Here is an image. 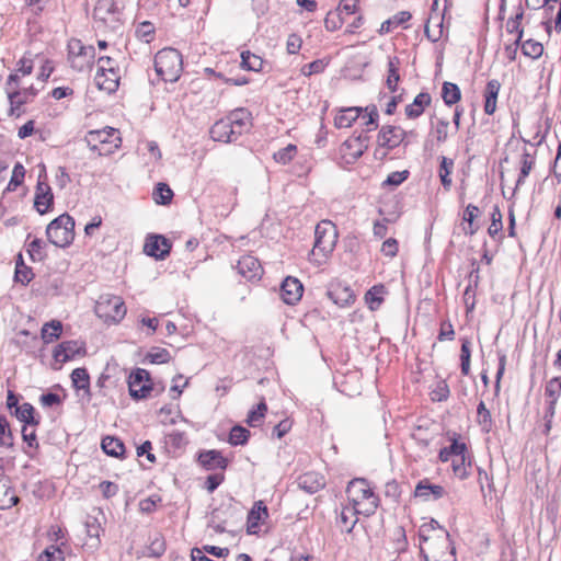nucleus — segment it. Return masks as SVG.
<instances>
[{"label":"nucleus","mask_w":561,"mask_h":561,"mask_svg":"<svg viewBox=\"0 0 561 561\" xmlns=\"http://www.w3.org/2000/svg\"><path fill=\"white\" fill-rule=\"evenodd\" d=\"M171 241L162 234H149L146 238L144 251L156 260H164L171 251Z\"/></svg>","instance_id":"nucleus-11"},{"label":"nucleus","mask_w":561,"mask_h":561,"mask_svg":"<svg viewBox=\"0 0 561 561\" xmlns=\"http://www.w3.org/2000/svg\"><path fill=\"white\" fill-rule=\"evenodd\" d=\"M24 176H25L24 167L20 162L15 163L13 171H12V176H11L9 185H8V190H12V187L14 188V187L21 185L24 181Z\"/></svg>","instance_id":"nucleus-60"},{"label":"nucleus","mask_w":561,"mask_h":561,"mask_svg":"<svg viewBox=\"0 0 561 561\" xmlns=\"http://www.w3.org/2000/svg\"><path fill=\"white\" fill-rule=\"evenodd\" d=\"M98 28H108L117 33L122 30V12L114 0H99L93 10Z\"/></svg>","instance_id":"nucleus-5"},{"label":"nucleus","mask_w":561,"mask_h":561,"mask_svg":"<svg viewBox=\"0 0 561 561\" xmlns=\"http://www.w3.org/2000/svg\"><path fill=\"white\" fill-rule=\"evenodd\" d=\"M238 136L252 127V116L247 107H234L227 116Z\"/></svg>","instance_id":"nucleus-16"},{"label":"nucleus","mask_w":561,"mask_h":561,"mask_svg":"<svg viewBox=\"0 0 561 561\" xmlns=\"http://www.w3.org/2000/svg\"><path fill=\"white\" fill-rule=\"evenodd\" d=\"M81 351L84 352V348L78 341H64L55 347L53 357L58 363H66L80 354Z\"/></svg>","instance_id":"nucleus-19"},{"label":"nucleus","mask_w":561,"mask_h":561,"mask_svg":"<svg viewBox=\"0 0 561 561\" xmlns=\"http://www.w3.org/2000/svg\"><path fill=\"white\" fill-rule=\"evenodd\" d=\"M503 229L502 224V214L497 206L493 208V211L491 214V225L488 228V233L490 237H495L501 230Z\"/></svg>","instance_id":"nucleus-55"},{"label":"nucleus","mask_w":561,"mask_h":561,"mask_svg":"<svg viewBox=\"0 0 561 561\" xmlns=\"http://www.w3.org/2000/svg\"><path fill=\"white\" fill-rule=\"evenodd\" d=\"M304 286L301 282L291 276H287L280 285V297L287 305H296L302 297Z\"/></svg>","instance_id":"nucleus-13"},{"label":"nucleus","mask_w":561,"mask_h":561,"mask_svg":"<svg viewBox=\"0 0 561 561\" xmlns=\"http://www.w3.org/2000/svg\"><path fill=\"white\" fill-rule=\"evenodd\" d=\"M37 561H65L64 551L57 546L47 547L39 556Z\"/></svg>","instance_id":"nucleus-53"},{"label":"nucleus","mask_w":561,"mask_h":561,"mask_svg":"<svg viewBox=\"0 0 561 561\" xmlns=\"http://www.w3.org/2000/svg\"><path fill=\"white\" fill-rule=\"evenodd\" d=\"M101 448L107 456L115 458H124L126 451L124 443L113 436L104 437L101 442Z\"/></svg>","instance_id":"nucleus-26"},{"label":"nucleus","mask_w":561,"mask_h":561,"mask_svg":"<svg viewBox=\"0 0 561 561\" xmlns=\"http://www.w3.org/2000/svg\"><path fill=\"white\" fill-rule=\"evenodd\" d=\"M346 493L354 503V507L358 504L359 500H373L377 496L370 489L368 481L364 478L352 480L347 488Z\"/></svg>","instance_id":"nucleus-14"},{"label":"nucleus","mask_w":561,"mask_h":561,"mask_svg":"<svg viewBox=\"0 0 561 561\" xmlns=\"http://www.w3.org/2000/svg\"><path fill=\"white\" fill-rule=\"evenodd\" d=\"M297 154V147L293 144L279 149L273 154L274 160L280 164L289 163Z\"/></svg>","instance_id":"nucleus-46"},{"label":"nucleus","mask_w":561,"mask_h":561,"mask_svg":"<svg viewBox=\"0 0 561 561\" xmlns=\"http://www.w3.org/2000/svg\"><path fill=\"white\" fill-rule=\"evenodd\" d=\"M34 277L32 268L25 265L24 262L15 265L14 280L22 285H27Z\"/></svg>","instance_id":"nucleus-47"},{"label":"nucleus","mask_w":561,"mask_h":561,"mask_svg":"<svg viewBox=\"0 0 561 561\" xmlns=\"http://www.w3.org/2000/svg\"><path fill=\"white\" fill-rule=\"evenodd\" d=\"M369 107H341L334 116V125L337 128H347L352 126V123L362 116L364 125L367 127V131L376 129L378 127V112L377 107H373L370 112H367Z\"/></svg>","instance_id":"nucleus-4"},{"label":"nucleus","mask_w":561,"mask_h":561,"mask_svg":"<svg viewBox=\"0 0 561 561\" xmlns=\"http://www.w3.org/2000/svg\"><path fill=\"white\" fill-rule=\"evenodd\" d=\"M115 140H116V142L112 147H108V148H105V146H102L95 141H91V144L90 142H85V144L91 151L96 153L98 157H103V156L112 154L116 149H118L121 147V144H122L121 137L116 136Z\"/></svg>","instance_id":"nucleus-48"},{"label":"nucleus","mask_w":561,"mask_h":561,"mask_svg":"<svg viewBox=\"0 0 561 561\" xmlns=\"http://www.w3.org/2000/svg\"><path fill=\"white\" fill-rule=\"evenodd\" d=\"M127 383L129 394L136 401L147 399L156 389L150 373L144 368H135L129 374Z\"/></svg>","instance_id":"nucleus-6"},{"label":"nucleus","mask_w":561,"mask_h":561,"mask_svg":"<svg viewBox=\"0 0 561 561\" xmlns=\"http://www.w3.org/2000/svg\"><path fill=\"white\" fill-rule=\"evenodd\" d=\"M534 165H535V157L526 148H524L523 153H522V159H520L519 175L516 181V185L513 191V195L516 193V191L519 188V186H522L525 183V180L529 175Z\"/></svg>","instance_id":"nucleus-27"},{"label":"nucleus","mask_w":561,"mask_h":561,"mask_svg":"<svg viewBox=\"0 0 561 561\" xmlns=\"http://www.w3.org/2000/svg\"><path fill=\"white\" fill-rule=\"evenodd\" d=\"M466 461H467V456L460 457V458L454 457L451 459L453 470H454L455 474L457 477H459L460 479H466L469 476V473L467 471Z\"/></svg>","instance_id":"nucleus-61"},{"label":"nucleus","mask_w":561,"mask_h":561,"mask_svg":"<svg viewBox=\"0 0 561 561\" xmlns=\"http://www.w3.org/2000/svg\"><path fill=\"white\" fill-rule=\"evenodd\" d=\"M210 137L215 141H220L225 144L236 141L239 136L234 131L231 123L227 117H224L217 121L210 128Z\"/></svg>","instance_id":"nucleus-17"},{"label":"nucleus","mask_w":561,"mask_h":561,"mask_svg":"<svg viewBox=\"0 0 561 561\" xmlns=\"http://www.w3.org/2000/svg\"><path fill=\"white\" fill-rule=\"evenodd\" d=\"M262 515L268 516L267 507L262 501L255 502L253 507L250 510L247 519V531L248 534H256L255 528L259 527L262 519Z\"/></svg>","instance_id":"nucleus-25"},{"label":"nucleus","mask_w":561,"mask_h":561,"mask_svg":"<svg viewBox=\"0 0 561 561\" xmlns=\"http://www.w3.org/2000/svg\"><path fill=\"white\" fill-rule=\"evenodd\" d=\"M500 82L495 79L490 80L484 89V105H496Z\"/></svg>","instance_id":"nucleus-49"},{"label":"nucleus","mask_w":561,"mask_h":561,"mask_svg":"<svg viewBox=\"0 0 561 561\" xmlns=\"http://www.w3.org/2000/svg\"><path fill=\"white\" fill-rule=\"evenodd\" d=\"M46 236L54 245L68 247L75 239V219L67 213L58 216L48 224Z\"/></svg>","instance_id":"nucleus-3"},{"label":"nucleus","mask_w":561,"mask_h":561,"mask_svg":"<svg viewBox=\"0 0 561 561\" xmlns=\"http://www.w3.org/2000/svg\"><path fill=\"white\" fill-rule=\"evenodd\" d=\"M402 141V131L393 126H383L378 135V142L382 147L392 149Z\"/></svg>","instance_id":"nucleus-24"},{"label":"nucleus","mask_w":561,"mask_h":561,"mask_svg":"<svg viewBox=\"0 0 561 561\" xmlns=\"http://www.w3.org/2000/svg\"><path fill=\"white\" fill-rule=\"evenodd\" d=\"M69 58L77 56V59H82V64H77L71 60V67L78 71H82L93 65L95 58V48L92 45H83L80 39H72L68 44Z\"/></svg>","instance_id":"nucleus-9"},{"label":"nucleus","mask_w":561,"mask_h":561,"mask_svg":"<svg viewBox=\"0 0 561 561\" xmlns=\"http://www.w3.org/2000/svg\"><path fill=\"white\" fill-rule=\"evenodd\" d=\"M479 424L482 426V430L489 432L491 430L492 419L491 413L486 409L483 401H480L477 408Z\"/></svg>","instance_id":"nucleus-57"},{"label":"nucleus","mask_w":561,"mask_h":561,"mask_svg":"<svg viewBox=\"0 0 561 561\" xmlns=\"http://www.w3.org/2000/svg\"><path fill=\"white\" fill-rule=\"evenodd\" d=\"M225 480L224 473H213L206 478L205 489L208 493H213Z\"/></svg>","instance_id":"nucleus-63"},{"label":"nucleus","mask_w":561,"mask_h":561,"mask_svg":"<svg viewBox=\"0 0 561 561\" xmlns=\"http://www.w3.org/2000/svg\"><path fill=\"white\" fill-rule=\"evenodd\" d=\"M337 232L330 220H322L316 226L314 244L311 253H322L324 256L334 250Z\"/></svg>","instance_id":"nucleus-7"},{"label":"nucleus","mask_w":561,"mask_h":561,"mask_svg":"<svg viewBox=\"0 0 561 561\" xmlns=\"http://www.w3.org/2000/svg\"><path fill=\"white\" fill-rule=\"evenodd\" d=\"M153 198L159 205H168L173 198V191L167 183H158L153 191Z\"/></svg>","instance_id":"nucleus-41"},{"label":"nucleus","mask_w":561,"mask_h":561,"mask_svg":"<svg viewBox=\"0 0 561 561\" xmlns=\"http://www.w3.org/2000/svg\"><path fill=\"white\" fill-rule=\"evenodd\" d=\"M73 388L79 391H83V397L89 402L91 400L92 393L90 389V376L84 367H78L72 370L70 375Z\"/></svg>","instance_id":"nucleus-21"},{"label":"nucleus","mask_w":561,"mask_h":561,"mask_svg":"<svg viewBox=\"0 0 561 561\" xmlns=\"http://www.w3.org/2000/svg\"><path fill=\"white\" fill-rule=\"evenodd\" d=\"M266 411L267 405L265 403V400L262 399L254 409L249 411L247 416L248 425L251 427L257 426L261 423L262 419L264 417Z\"/></svg>","instance_id":"nucleus-43"},{"label":"nucleus","mask_w":561,"mask_h":561,"mask_svg":"<svg viewBox=\"0 0 561 561\" xmlns=\"http://www.w3.org/2000/svg\"><path fill=\"white\" fill-rule=\"evenodd\" d=\"M399 66L400 59L397 56L389 57L388 59V76H387V87L388 89L394 93L397 91V85L400 80L399 75Z\"/></svg>","instance_id":"nucleus-31"},{"label":"nucleus","mask_w":561,"mask_h":561,"mask_svg":"<svg viewBox=\"0 0 561 561\" xmlns=\"http://www.w3.org/2000/svg\"><path fill=\"white\" fill-rule=\"evenodd\" d=\"M148 549V556L151 558H159L161 557L167 549V543L164 537L156 533L152 538H150V543L147 547Z\"/></svg>","instance_id":"nucleus-38"},{"label":"nucleus","mask_w":561,"mask_h":561,"mask_svg":"<svg viewBox=\"0 0 561 561\" xmlns=\"http://www.w3.org/2000/svg\"><path fill=\"white\" fill-rule=\"evenodd\" d=\"M33 59L30 56L24 55L16 64V69L14 73L19 75V81L21 77L28 76L33 71Z\"/></svg>","instance_id":"nucleus-59"},{"label":"nucleus","mask_w":561,"mask_h":561,"mask_svg":"<svg viewBox=\"0 0 561 561\" xmlns=\"http://www.w3.org/2000/svg\"><path fill=\"white\" fill-rule=\"evenodd\" d=\"M171 359L168 350L161 347H152L145 357V360L150 364H164Z\"/></svg>","instance_id":"nucleus-44"},{"label":"nucleus","mask_w":561,"mask_h":561,"mask_svg":"<svg viewBox=\"0 0 561 561\" xmlns=\"http://www.w3.org/2000/svg\"><path fill=\"white\" fill-rule=\"evenodd\" d=\"M156 27L150 21H144L136 27L135 34L144 43H151L154 39Z\"/></svg>","instance_id":"nucleus-39"},{"label":"nucleus","mask_w":561,"mask_h":561,"mask_svg":"<svg viewBox=\"0 0 561 561\" xmlns=\"http://www.w3.org/2000/svg\"><path fill=\"white\" fill-rule=\"evenodd\" d=\"M5 94L10 105H25L34 101L37 89L33 85L22 88L19 82V75L11 73L5 82Z\"/></svg>","instance_id":"nucleus-8"},{"label":"nucleus","mask_w":561,"mask_h":561,"mask_svg":"<svg viewBox=\"0 0 561 561\" xmlns=\"http://www.w3.org/2000/svg\"><path fill=\"white\" fill-rule=\"evenodd\" d=\"M264 60L249 50L241 53V67L251 71H261Z\"/></svg>","instance_id":"nucleus-36"},{"label":"nucleus","mask_w":561,"mask_h":561,"mask_svg":"<svg viewBox=\"0 0 561 561\" xmlns=\"http://www.w3.org/2000/svg\"><path fill=\"white\" fill-rule=\"evenodd\" d=\"M445 495V489L438 484H432L427 479L421 480L414 490V496L423 501H436Z\"/></svg>","instance_id":"nucleus-20"},{"label":"nucleus","mask_w":561,"mask_h":561,"mask_svg":"<svg viewBox=\"0 0 561 561\" xmlns=\"http://www.w3.org/2000/svg\"><path fill=\"white\" fill-rule=\"evenodd\" d=\"M44 242L35 238L27 245V253L33 262L43 261L46 257V254L43 252Z\"/></svg>","instance_id":"nucleus-52"},{"label":"nucleus","mask_w":561,"mask_h":561,"mask_svg":"<svg viewBox=\"0 0 561 561\" xmlns=\"http://www.w3.org/2000/svg\"><path fill=\"white\" fill-rule=\"evenodd\" d=\"M344 23V18L340 12L330 11L324 19V27L329 32H334L339 30Z\"/></svg>","instance_id":"nucleus-54"},{"label":"nucleus","mask_w":561,"mask_h":561,"mask_svg":"<svg viewBox=\"0 0 561 561\" xmlns=\"http://www.w3.org/2000/svg\"><path fill=\"white\" fill-rule=\"evenodd\" d=\"M402 490L398 481L391 480L385 484V496L391 499L392 502L399 503Z\"/></svg>","instance_id":"nucleus-58"},{"label":"nucleus","mask_w":561,"mask_h":561,"mask_svg":"<svg viewBox=\"0 0 561 561\" xmlns=\"http://www.w3.org/2000/svg\"><path fill=\"white\" fill-rule=\"evenodd\" d=\"M399 250L398 241L394 238H389L383 241L381 245V252L389 257H393L397 255Z\"/></svg>","instance_id":"nucleus-64"},{"label":"nucleus","mask_w":561,"mask_h":561,"mask_svg":"<svg viewBox=\"0 0 561 561\" xmlns=\"http://www.w3.org/2000/svg\"><path fill=\"white\" fill-rule=\"evenodd\" d=\"M237 270L247 280H259L263 274L260 261L252 255H243L237 263Z\"/></svg>","instance_id":"nucleus-15"},{"label":"nucleus","mask_w":561,"mask_h":561,"mask_svg":"<svg viewBox=\"0 0 561 561\" xmlns=\"http://www.w3.org/2000/svg\"><path fill=\"white\" fill-rule=\"evenodd\" d=\"M471 343L465 337L461 340L460 347V370L463 376L470 374Z\"/></svg>","instance_id":"nucleus-37"},{"label":"nucleus","mask_w":561,"mask_h":561,"mask_svg":"<svg viewBox=\"0 0 561 561\" xmlns=\"http://www.w3.org/2000/svg\"><path fill=\"white\" fill-rule=\"evenodd\" d=\"M367 141L368 137L360 134L356 137L345 140L340 148V152L347 163H354L363 156L364 151L367 149Z\"/></svg>","instance_id":"nucleus-12"},{"label":"nucleus","mask_w":561,"mask_h":561,"mask_svg":"<svg viewBox=\"0 0 561 561\" xmlns=\"http://www.w3.org/2000/svg\"><path fill=\"white\" fill-rule=\"evenodd\" d=\"M13 445V434L9 421L5 415L0 414V446L12 448Z\"/></svg>","instance_id":"nucleus-42"},{"label":"nucleus","mask_w":561,"mask_h":561,"mask_svg":"<svg viewBox=\"0 0 561 561\" xmlns=\"http://www.w3.org/2000/svg\"><path fill=\"white\" fill-rule=\"evenodd\" d=\"M94 312L105 323L117 324L126 316L127 309L122 297L103 294L95 302Z\"/></svg>","instance_id":"nucleus-2"},{"label":"nucleus","mask_w":561,"mask_h":561,"mask_svg":"<svg viewBox=\"0 0 561 561\" xmlns=\"http://www.w3.org/2000/svg\"><path fill=\"white\" fill-rule=\"evenodd\" d=\"M356 513H358L356 510L354 512H352L350 508H343L341 514H340V517H339V523L341 524L342 526V529L345 530L346 533H351L353 530V528L355 527L356 523H357V518L351 520V515H355Z\"/></svg>","instance_id":"nucleus-56"},{"label":"nucleus","mask_w":561,"mask_h":561,"mask_svg":"<svg viewBox=\"0 0 561 561\" xmlns=\"http://www.w3.org/2000/svg\"><path fill=\"white\" fill-rule=\"evenodd\" d=\"M545 394L549 398V401L558 402L561 396V377H553L547 382Z\"/></svg>","instance_id":"nucleus-51"},{"label":"nucleus","mask_w":561,"mask_h":561,"mask_svg":"<svg viewBox=\"0 0 561 561\" xmlns=\"http://www.w3.org/2000/svg\"><path fill=\"white\" fill-rule=\"evenodd\" d=\"M118 136V130L113 127H105L103 129H93L89 130L85 135L83 141L90 142L95 141L102 146L114 145L116 142L115 138L112 140L111 138Z\"/></svg>","instance_id":"nucleus-22"},{"label":"nucleus","mask_w":561,"mask_h":561,"mask_svg":"<svg viewBox=\"0 0 561 561\" xmlns=\"http://www.w3.org/2000/svg\"><path fill=\"white\" fill-rule=\"evenodd\" d=\"M409 172L408 171H396L390 173L387 179L383 181L382 185H389V186H399L401 183H403L408 179Z\"/></svg>","instance_id":"nucleus-62"},{"label":"nucleus","mask_w":561,"mask_h":561,"mask_svg":"<svg viewBox=\"0 0 561 561\" xmlns=\"http://www.w3.org/2000/svg\"><path fill=\"white\" fill-rule=\"evenodd\" d=\"M119 79H121V76H119V69H118V70L106 71L105 76H103L102 78L96 79V80H98V84H99L100 89L106 90L107 92L111 93V92L116 91V89L118 88Z\"/></svg>","instance_id":"nucleus-35"},{"label":"nucleus","mask_w":561,"mask_h":561,"mask_svg":"<svg viewBox=\"0 0 561 561\" xmlns=\"http://www.w3.org/2000/svg\"><path fill=\"white\" fill-rule=\"evenodd\" d=\"M14 415L19 421L23 422L24 425L37 426L39 424V417L35 416V409L28 402L16 407Z\"/></svg>","instance_id":"nucleus-28"},{"label":"nucleus","mask_w":561,"mask_h":561,"mask_svg":"<svg viewBox=\"0 0 561 561\" xmlns=\"http://www.w3.org/2000/svg\"><path fill=\"white\" fill-rule=\"evenodd\" d=\"M98 71H96V79H100L102 78L103 76L106 75V71H111V70H118V65L117 62L110 56H102L99 58L98 60Z\"/></svg>","instance_id":"nucleus-50"},{"label":"nucleus","mask_w":561,"mask_h":561,"mask_svg":"<svg viewBox=\"0 0 561 561\" xmlns=\"http://www.w3.org/2000/svg\"><path fill=\"white\" fill-rule=\"evenodd\" d=\"M327 295L335 305L340 307L347 306L355 299L353 291L347 287H336L334 289H330L328 290Z\"/></svg>","instance_id":"nucleus-30"},{"label":"nucleus","mask_w":561,"mask_h":561,"mask_svg":"<svg viewBox=\"0 0 561 561\" xmlns=\"http://www.w3.org/2000/svg\"><path fill=\"white\" fill-rule=\"evenodd\" d=\"M520 47L523 54L533 59L539 58L543 53L542 44L534 39H527L524 43H520Z\"/></svg>","instance_id":"nucleus-45"},{"label":"nucleus","mask_w":561,"mask_h":561,"mask_svg":"<svg viewBox=\"0 0 561 561\" xmlns=\"http://www.w3.org/2000/svg\"><path fill=\"white\" fill-rule=\"evenodd\" d=\"M445 105H454L460 101L461 91L456 83L444 82L440 92Z\"/></svg>","instance_id":"nucleus-32"},{"label":"nucleus","mask_w":561,"mask_h":561,"mask_svg":"<svg viewBox=\"0 0 561 561\" xmlns=\"http://www.w3.org/2000/svg\"><path fill=\"white\" fill-rule=\"evenodd\" d=\"M323 477L316 472H306L298 479V485L309 494H314L324 486Z\"/></svg>","instance_id":"nucleus-23"},{"label":"nucleus","mask_w":561,"mask_h":561,"mask_svg":"<svg viewBox=\"0 0 561 561\" xmlns=\"http://www.w3.org/2000/svg\"><path fill=\"white\" fill-rule=\"evenodd\" d=\"M154 70L165 82H175L183 70L181 53L172 47L159 50L154 56Z\"/></svg>","instance_id":"nucleus-1"},{"label":"nucleus","mask_w":561,"mask_h":561,"mask_svg":"<svg viewBox=\"0 0 561 561\" xmlns=\"http://www.w3.org/2000/svg\"><path fill=\"white\" fill-rule=\"evenodd\" d=\"M453 169H454V160L443 156L440 158L438 174H439L442 185L446 191H449V188L451 186L450 174L453 172Z\"/></svg>","instance_id":"nucleus-34"},{"label":"nucleus","mask_w":561,"mask_h":561,"mask_svg":"<svg viewBox=\"0 0 561 561\" xmlns=\"http://www.w3.org/2000/svg\"><path fill=\"white\" fill-rule=\"evenodd\" d=\"M250 437V431L241 425H234L229 433V444L232 446L245 445Z\"/></svg>","instance_id":"nucleus-40"},{"label":"nucleus","mask_w":561,"mask_h":561,"mask_svg":"<svg viewBox=\"0 0 561 561\" xmlns=\"http://www.w3.org/2000/svg\"><path fill=\"white\" fill-rule=\"evenodd\" d=\"M42 178L46 179V169L45 165H42V172L38 176V182L36 185L35 198H34V207L41 214H46L54 204V195L49 184L45 181H42Z\"/></svg>","instance_id":"nucleus-10"},{"label":"nucleus","mask_w":561,"mask_h":561,"mask_svg":"<svg viewBox=\"0 0 561 561\" xmlns=\"http://www.w3.org/2000/svg\"><path fill=\"white\" fill-rule=\"evenodd\" d=\"M62 333V323L59 320L46 322L41 331L42 340L45 344L51 343L60 337Z\"/></svg>","instance_id":"nucleus-29"},{"label":"nucleus","mask_w":561,"mask_h":561,"mask_svg":"<svg viewBox=\"0 0 561 561\" xmlns=\"http://www.w3.org/2000/svg\"><path fill=\"white\" fill-rule=\"evenodd\" d=\"M197 460L206 470H225L228 467V460L222 456L221 451L217 449L201 451Z\"/></svg>","instance_id":"nucleus-18"},{"label":"nucleus","mask_w":561,"mask_h":561,"mask_svg":"<svg viewBox=\"0 0 561 561\" xmlns=\"http://www.w3.org/2000/svg\"><path fill=\"white\" fill-rule=\"evenodd\" d=\"M386 287L382 284L373 286L365 295V300L370 310H377L383 301Z\"/></svg>","instance_id":"nucleus-33"}]
</instances>
